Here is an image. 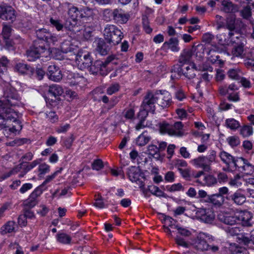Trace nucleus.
<instances>
[{
    "mask_svg": "<svg viewBox=\"0 0 254 254\" xmlns=\"http://www.w3.org/2000/svg\"><path fill=\"white\" fill-rule=\"evenodd\" d=\"M243 44L237 45L234 50L233 51V54L234 56L236 57L241 56L244 52Z\"/></svg>",
    "mask_w": 254,
    "mask_h": 254,
    "instance_id": "63",
    "label": "nucleus"
},
{
    "mask_svg": "<svg viewBox=\"0 0 254 254\" xmlns=\"http://www.w3.org/2000/svg\"><path fill=\"white\" fill-rule=\"evenodd\" d=\"M175 228L177 229L178 233L183 236L189 237L191 234L190 231L186 228L180 227L178 225L175 226Z\"/></svg>",
    "mask_w": 254,
    "mask_h": 254,
    "instance_id": "58",
    "label": "nucleus"
},
{
    "mask_svg": "<svg viewBox=\"0 0 254 254\" xmlns=\"http://www.w3.org/2000/svg\"><path fill=\"white\" fill-rule=\"evenodd\" d=\"M15 223L12 221H8L0 229V233L1 235L11 233L14 230Z\"/></svg>",
    "mask_w": 254,
    "mask_h": 254,
    "instance_id": "41",
    "label": "nucleus"
},
{
    "mask_svg": "<svg viewBox=\"0 0 254 254\" xmlns=\"http://www.w3.org/2000/svg\"><path fill=\"white\" fill-rule=\"evenodd\" d=\"M228 251L230 254H245L246 252L245 248L235 243L229 244Z\"/></svg>",
    "mask_w": 254,
    "mask_h": 254,
    "instance_id": "36",
    "label": "nucleus"
},
{
    "mask_svg": "<svg viewBox=\"0 0 254 254\" xmlns=\"http://www.w3.org/2000/svg\"><path fill=\"white\" fill-rule=\"evenodd\" d=\"M179 172L181 174L183 178L187 180H190L191 174V170L190 168H187L185 169H180Z\"/></svg>",
    "mask_w": 254,
    "mask_h": 254,
    "instance_id": "59",
    "label": "nucleus"
},
{
    "mask_svg": "<svg viewBox=\"0 0 254 254\" xmlns=\"http://www.w3.org/2000/svg\"><path fill=\"white\" fill-rule=\"evenodd\" d=\"M191 164L197 168L202 169L205 172L211 171V165L205 158V156H200L191 161Z\"/></svg>",
    "mask_w": 254,
    "mask_h": 254,
    "instance_id": "17",
    "label": "nucleus"
},
{
    "mask_svg": "<svg viewBox=\"0 0 254 254\" xmlns=\"http://www.w3.org/2000/svg\"><path fill=\"white\" fill-rule=\"evenodd\" d=\"M239 240L244 245L247 247H251L254 245V231H252L250 236H246L245 234H242L239 237Z\"/></svg>",
    "mask_w": 254,
    "mask_h": 254,
    "instance_id": "33",
    "label": "nucleus"
},
{
    "mask_svg": "<svg viewBox=\"0 0 254 254\" xmlns=\"http://www.w3.org/2000/svg\"><path fill=\"white\" fill-rule=\"evenodd\" d=\"M49 94L55 98L57 97V100H59V96L64 93V90L61 86L58 84H52L50 86L49 88Z\"/></svg>",
    "mask_w": 254,
    "mask_h": 254,
    "instance_id": "31",
    "label": "nucleus"
},
{
    "mask_svg": "<svg viewBox=\"0 0 254 254\" xmlns=\"http://www.w3.org/2000/svg\"><path fill=\"white\" fill-rule=\"evenodd\" d=\"M239 89L238 87L235 84H231L228 86L225 85L220 86L219 89V91L221 95H225L227 94H229L230 91H235Z\"/></svg>",
    "mask_w": 254,
    "mask_h": 254,
    "instance_id": "39",
    "label": "nucleus"
},
{
    "mask_svg": "<svg viewBox=\"0 0 254 254\" xmlns=\"http://www.w3.org/2000/svg\"><path fill=\"white\" fill-rule=\"evenodd\" d=\"M114 9H106L103 11V15L104 20L110 21L113 19Z\"/></svg>",
    "mask_w": 254,
    "mask_h": 254,
    "instance_id": "53",
    "label": "nucleus"
},
{
    "mask_svg": "<svg viewBox=\"0 0 254 254\" xmlns=\"http://www.w3.org/2000/svg\"><path fill=\"white\" fill-rule=\"evenodd\" d=\"M219 157L222 161L226 164L227 170L229 171H231L234 167L233 164L235 158L225 151H221L219 154Z\"/></svg>",
    "mask_w": 254,
    "mask_h": 254,
    "instance_id": "22",
    "label": "nucleus"
},
{
    "mask_svg": "<svg viewBox=\"0 0 254 254\" xmlns=\"http://www.w3.org/2000/svg\"><path fill=\"white\" fill-rule=\"evenodd\" d=\"M47 75L50 80L55 82H59L63 78L62 71L59 67L55 64L48 66Z\"/></svg>",
    "mask_w": 254,
    "mask_h": 254,
    "instance_id": "12",
    "label": "nucleus"
},
{
    "mask_svg": "<svg viewBox=\"0 0 254 254\" xmlns=\"http://www.w3.org/2000/svg\"><path fill=\"white\" fill-rule=\"evenodd\" d=\"M237 222H240L243 226H251L252 225L253 214L248 211H241L236 213Z\"/></svg>",
    "mask_w": 254,
    "mask_h": 254,
    "instance_id": "14",
    "label": "nucleus"
},
{
    "mask_svg": "<svg viewBox=\"0 0 254 254\" xmlns=\"http://www.w3.org/2000/svg\"><path fill=\"white\" fill-rule=\"evenodd\" d=\"M159 130L161 133H167L170 135L174 134L173 131L172 125H170L166 122L160 123L159 125Z\"/></svg>",
    "mask_w": 254,
    "mask_h": 254,
    "instance_id": "38",
    "label": "nucleus"
},
{
    "mask_svg": "<svg viewBox=\"0 0 254 254\" xmlns=\"http://www.w3.org/2000/svg\"><path fill=\"white\" fill-rule=\"evenodd\" d=\"M183 67V66H181L180 64L175 65L172 67L171 69V72L177 73L178 76H181L182 75H183L184 69Z\"/></svg>",
    "mask_w": 254,
    "mask_h": 254,
    "instance_id": "61",
    "label": "nucleus"
},
{
    "mask_svg": "<svg viewBox=\"0 0 254 254\" xmlns=\"http://www.w3.org/2000/svg\"><path fill=\"white\" fill-rule=\"evenodd\" d=\"M38 171L40 172L39 176L41 177L42 175L50 172V166L45 163L41 164L39 166Z\"/></svg>",
    "mask_w": 254,
    "mask_h": 254,
    "instance_id": "55",
    "label": "nucleus"
},
{
    "mask_svg": "<svg viewBox=\"0 0 254 254\" xmlns=\"http://www.w3.org/2000/svg\"><path fill=\"white\" fill-rule=\"evenodd\" d=\"M198 217L203 222L210 224L214 219V213L209 209H200L196 212Z\"/></svg>",
    "mask_w": 254,
    "mask_h": 254,
    "instance_id": "16",
    "label": "nucleus"
},
{
    "mask_svg": "<svg viewBox=\"0 0 254 254\" xmlns=\"http://www.w3.org/2000/svg\"><path fill=\"white\" fill-rule=\"evenodd\" d=\"M50 22L53 27H55L58 31L62 30L64 25L61 20L55 19L53 18H51Z\"/></svg>",
    "mask_w": 254,
    "mask_h": 254,
    "instance_id": "52",
    "label": "nucleus"
},
{
    "mask_svg": "<svg viewBox=\"0 0 254 254\" xmlns=\"http://www.w3.org/2000/svg\"><path fill=\"white\" fill-rule=\"evenodd\" d=\"M116 57L114 55L109 56L104 61L97 60L92 63L89 68V71L93 74H99L101 75H106L108 73L107 65L116 60Z\"/></svg>",
    "mask_w": 254,
    "mask_h": 254,
    "instance_id": "4",
    "label": "nucleus"
},
{
    "mask_svg": "<svg viewBox=\"0 0 254 254\" xmlns=\"http://www.w3.org/2000/svg\"><path fill=\"white\" fill-rule=\"evenodd\" d=\"M142 25L144 30L147 34H150L152 31V29L150 27L148 18L146 15L142 16Z\"/></svg>",
    "mask_w": 254,
    "mask_h": 254,
    "instance_id": "47",
    "label": "nucleus"
},
{
    "mask_svg": "<svg viewBox=\"0 0 254 254\" xmlns=\"http://www.w3.org/2000/svg\"><path fill=\"white\" fill-rule=\"evenodd\" d=\"M227 75L229 78L234 80H239L241 78L240 70L238 68H231L227 71Z\"/></svg>",
    "mask_w": 254,
    "mask_h": 254,
    "instance_id": "45",
    "label": "nucleus"
},
{
    "mask_svg": "<svg viewBox=\"0 0 254 254\" xmlns=\"http://www.w3.org/2000/svg\"><path fill=\"white\" fill-rule=\"evenodd\" d=\"M254 171V166L247 160L240 172L248 175L252 174Z\"/></svg>",
    "mask_w": 254,
    "mask_h": 254,
    "instance_id": "50",
    "label": "nucleus"
},
{
    "mask_svg": "<svg viewBox=\"0 0 254 254\" xmlns=\"http://www.w3.org/2000/svg\"><path fill=\"white\" fill-rule=\"evenodd\" d=\"M225 124L227 127L231 129H237L240 126L239 122L234 119H227L225 122Z\"/></svg>",
    "mask_w": 254,
    "mask_h": 254,
    "instance_id": "48",
    "label": "nucleus"
},
{
    "mask_svg": "<svg viewBox=\"0 0 254 254\" xmlns=\"http://www.w3.org/2000/svg\"><path fill=\"white\" fill-rule=\"evenodd\" d=\"M216 151L213 150H211L209 151V154L207 156H205V158L208 161L209 164L211 165L212 162L215 161L216 155Z\"/></svg>",
    "mask_w": 254,
    "mask_h": 254,
    "instance_id": "62",
    "label": "nucleus"
},
{
    "mask_svg": "<svg viewBox=\"0 0 254 254\" xmlns=\"http://www.w3.org/2000/svg\"><path fill=\"white\" fill-rule=\"evenodd\" d=\"M57 241L63 244H69L71 241V237L64 232H59L56 235Z\"/></svg>",
    "mask_w": 254,
    "mask_h": 254,
    "instance_id": "40",
    "label": "nucleus"
},
{
    "mask_svg": "<svg viewBox=\"0 0 254 254\" xmlns=\"http://www.w3.org/2000/svg\"><path fill=\"white\" fill-rule=\"evenodd\" d=\"M221 52L222 50L217 47H214L209 50L208 55H209V59L211 63L217 64L220 66L223 65L224 62L220 59V56L218 55V53Z\"/></svg>",
    "mask_w": 254,
    "mask_h": 254,
    "instance_id": "18",
    "label": "nucleus"
},
{
    "mask_svg": "<svg viewBox=\"0 0 254 254\" xmlns=\"http://www.w3.org/2000/svg\"><path fill=\"white\" fill-rule=\"evenodd\" d=\"M17 13L11 6L6 4L0 5V19L13 23L16 19Z\"/></svg>",
    "mask_w": 254,
    "mask_h": 254,
    "instance_id": "5",
    "label": "nucleus"
},
{
    "mask_svg": "<svg viewBox=\"0 0 254 254\" xmlns=\"http://www.w3.org/2000/svg\"><path fill=\"white\" fill-rule=\"evenodd\" d=\"M103 35L105 40L113 46L119 44L124 37L122 31L116 26L112 24L106 25Z\"/></svg>",
    "mask_w": 254,
    "mask_h": 254,
    "instance_id": "3",
    "label": "nucleus"
},
{
    "mask_svg": "<svg viewBox=\"0 0 254 254\" xmlns=\"http://www.w3.org/2000/svg\"><path fill=\"white\" fill-rule=\"evenodd\" d=\"M175 242L179 246H181L185 248H189L191 246L190 242L186 241L185 240L180 236H177L175 239Z\"/></svg>",
    "mask_w": 254,
    "mask_h": 254,
    "instance_id": "49",
    "label": "nucleus"
},
{
    "mask_svg": "<svg viewBox=\"0 0 254 254\" xmlns=\"http://www.w3.org/2000/svg\"><path fill=\"white\" fill-rule=\"evenodd\" d=\"M37 38L46 42L48 44L55 45L58 40V37L46 28H39L35 30Z\"/></svg>",
    "mask_w": 254,
    "mask_h": 254,
    "instance_id": "6",
    "label": "nucleus"
},
{
    "mask_svg": "<svg viewBox=\"0 0 254 254\" xmlns=\"http://www.w3.org/2000/svg\"><path fill=\"white\" fill-rule=\"evenodd\" d=\"M192 57L191 52L190 50H185L181 54L179 59V63L181 66L189 65Z\"/></svg>",
    "mask_w": 254,
    "mask_h": 254,
    "instance_id": "28",
    "label": "nucleus"
},
{
    "mask_svg": "<svg viewBox=\"0 0 254 254\" xmlns=\"http://www.w3.org/2000/svg\"><path fill=\"white\" fill-rule=\"evenodd\" d=\"M127 175L132 182H137L142 173L139 167L131 166L127 169Z\"/></svg>",
    "mask_w": 254,
    "mask_h": 254,
    "instance_id": "24",
    "label": "nucleus"
},
{
    "mask_svg": "<svg viewBox=\"0 0 254 254\" xmlns=\"http://www.w3.org/2000/svg\"><path fill=\"white\" fill-rule=\"evenodd\" d=\"M113 14V20L117 24H125L127 22L130 17V15L122 8L114 9Z\"/></svg>",
    "mask_w": 254,
    "mask_h": 254,
    "instance_id": "13",
    "label": "nucleus"
},
{
    "mask_svg": "<svg viewBox=\"0 0 254 254\" xmlns=\"http://www.w3.org/2000/svg\"><path fill=\"white\" fill-rule=\"evenodd\" d=\"M80 11L78 10V8L75 6H71L70 7L68 11V14L69 16L73 21L77 20L78 17L79 16Z\"/></svg>",
    "mask_w": 254,
    "mask_h": 254,
    "instance_id": "46",
    "label": "nucleus"
},
{
    "mask_svg": "<svg viewBox=\"0 0 254 254\" xmlns=\"http://www.w3.org/2000/svg\"><path fill=\"white\" fill-rule=\"evenodd\" d=\"M12 30V27L10 25L3 23L1 34L3 39L5 40V46L8 49L12 47V42L10 40Z\"/></svg>",
    "mask_w": 254,
    "mask_h": 254,
    "instance_id": "21",
    "label": "nucleus"
},
{
    "mask_svg": "<svg viewBox=\"0 0 254 254\" xmlns=\"http://www.w3.org/2000/svg\"><path fill=\"white\" fill-rule=\"evenodd\" d=\"M151 138V137L147 134V132L145 131L137 137L136 143L138 146H143L148 143Z\"/></svg>",
    "mask_w": 254,
    "mask_h": 254,
    "instance_id": "35",
    "label": "nucleus"
},
{
    "mask_svg": "<svg viewBox=\"0 0 254 254\" xmlns=\"http://www.w3.org/2000/svg\"><path fill=\"white\" fill-rule=\"evenodd\" d=\"M46 50L44 45H38L36 42L26 51V56L29 61H34L39 58L41 54Z\"/></svg>",
    "mask_w": 254,
    "mask_h": 254,
    "instance_id": "8",
    "label": "nucleus"
},
{
    "mask_svg": "<svg viewBox=\"0 0 254 254\" xmlns=\"http://www.w3.org/2000/svg\"><path fill=\"white\" fill-rule=\"evenodd\" d=\"M156 95L157 100V104L163 107L166 108L170 106L172 102L171 94L167 91H157Z\"/></svg>",
    "mask_w": 254,
    "mask_h": 254,
    "instance_id": "11",
    "label": "nucleus"
},
{
    "mask_svg": "<svg viewBox=\"0 0 254 254\" xmlns=\"http://www.w3.org/2000/svg\"><path fill=\"white\" fill-rule=\"evenodd\" d=\"M163 47L169 49L173 52H178L180 50L179 47V40L177 38H171L168 41L163 44Z\"/></svg>",
    "mask_w": 254,
    "mask_h": 254,
    "instance_id": "30",
    "label": "nucleus"
},
{
    "mask_svg": "<svg viewBox=\"0 0 254 254\" xmlns=\"http://www.w3.org/2000/svg\"><path fill=\"white\" fill-rule=\"evenodd\" d=\"M104 167L103 162L101 159L95 160L92 164V168L93 170H100Z\"/></svg>",
    "mask_w": 254,
    "mask_h": 254,
    "instance_id": "60",
    "label": "nucleus"
},
{
    "mask_svg": "<svg viewBox=\"0 0 254 254\" xmlns=\"http://www.w3.org/2000/svg\"><path fill=\"white\" fill-rule=\"evenodd\" d=\"M196 182L203 186H211L217 183V179L212 175H206L203 176L202 180L197 179Z\"/></svg>",
    "mask_w": 254,
    "mask_h": 254,
    "instance_id": "29",
    "label": "nucleus"
},
{
    "mask_svg": "<svg viewBox=\"0 0 254 254\" xmlns=\"http://www.w3.org/2000/svg\"><path fill=\"white\" fill-rule=\"evenodd\" d=\"M230 35L231 45L234 44L240 45L243 44L242 41L244 40V37L239 32V29L230 32Z\"/></svg>",
    "mask_w": 254,
    "mask_h": 254,
    "instance_id": "32",
    "label": "nucleus"
},
{
    "mask_svg": "<svg viewBox=\"0 0 254 254\" xmlns=\"http://www.w3.org/2000/svg\"><path fill=\"white\" fill-rule=\"evenodd\" d=\"M227 198L231 202L239 205L243 204L246 200V196L242 190H238L233 194L229 195Z\"/></svg>",
    "mask_w": 254,
    "mask_h": 254,
    "instance_id": "19",
    "label": "nucleus"
},
{
    "mask_svg": "<svg viewBox=\"0 0 254 254\" xmlns=\"http://www.w3.org/2000/svg\"><path fill=\"white\" fill-rule=\"evenodd\" d=\"M58 171H56L53 174L47 176L44 182L37 188H40V190H42L43 192V191L46 190V188H44L45 186L55 178L56 175L58 174Z\"/></svg>",
    "mask_w": 254,
    "mask_h": 254,
    "instance_id": "54",
    "label": "nucleus"
},
{
    "mask_svg": "<svg viewBox=\"0 0 254 254\" xmlns=\"http://www.w3.org/2000/svg\"><path fill=\"white\" fill-rule=\"evenodd\" d=\"M173 131L174 134L172 135L181 136L183 135L182 129L183 125L181 122H176L173 125H172Z\"/></svg>",
    "mask_w": 254,
    "mask_h": 254,
    "instance_id": "43",
    "label": "nucleus"
},
{
    "mask_svg": "<svg viewBox=\"0 0 254 254\" xmlns=\"http://www.w3.org/2000/svg\"><path fill=\"white\" fill-rule=\"evenodd\" d=\"M95 50L102 56L107 55L113 45L109 44L102 38H97L94 42Z\"/></svg>",
    "mask_w": 254,
    "mask_h": 254,
    "instance_id": "9",
    "label": "nucleus"
},
{
    "mask_svg": "<svg viewBox=\"0 0 254 254\" xmlns=\"http://www.w3.org/2000/svg\"><path fill=\"white\" fill-rule=\"evenodd\" d=\"M222 10L225 13H233L238 10V6L233 4L230 0H222Z\"/></svg>",
    "mask_w": 254,
    "mask_h": 254,
    "instance_id": "26",
    "label": "nucleus"
},
{
    "mask_svg": "<svg viewBox=\"0 0 254 254\" xmlns=\"http://www.w3.org/2000/svg\"><path fill=\"white\" fill-rule=\"evenodd\" d=\"M196 67L193 63L190 64L183 69V75L189 79H192L195 76V71Z\"/></svg>",
    "mask_w": 254,
    "mask_h": 254,
    "instance_id": "27",
    "label": "nucleus"
},
{
    "mask_svg": "<svg viewBox=\"0 0 254 254\" xmlns=\"http://www.w3.org/2000/svg\"><path fill=\"white\" fill-rule=\"evenodd\" d=\"M253 133V127L250 125H245L243 126L240 129V134L244 137H247L252 135Z\"/></svg>",
    "mask_w": 254,
    "mask_h": 254,
    "instance_id": "44",
    "label": "nucleus"
},
{
    "mask_svg": "<svg viewBox=\"0 0 254 254\" xmlns=\"http://www.w3.org/2000/svg\"><path fill=\"white\" fill-rule=\"evenodd\" d=\"M241 21L237 20L234 16H230L226 18L225 28L229 32L238 30L240 28Z\"/></svg>",
    "mask_w": 254,
    "mask_h": 254,
    "instance_id": "23",
    "label": "nucleus"
},
{
    "mask_svg": "<svg viewBox=\"0 0 254 254\" xmlns=\"http://www.w3.org/2000/svg\"><path fill=\"white\" fill-rule=\"evenodd\" d=\"M156 104H157L156 92L153 93L151 91H148L144 97L141 108L149 110L150 112L154 114L156 109Z\"/></svg>",
    "mask_w": 254,
    "mask_h": 254,
    "instance_id": "7",
    "label": "nucleus"
},
{
    "mask_svg": "<svg viewBox=\"0 0 254 254\" xmlns=\"http://www.w3.org/2000/svg\"><path fill=\"white\" fill-rule=\"evenodd\" d=\"M120 89V85L118 83H115L111 85L108 88L107 92L109 95H112L113 94L118 91Z\"/></svg>",
    "mask_w": 254,
    "mask_h": 254,
    "instance_id": "64",
    "label": "nucleus"
},
{
    "mask_svg": "<svg viewBox=\"0 0 254 254\" xmlns=\"http://www.w3.org/2000/svg\"><path fill=\"white\" fill-rule=\"evenodd\" d=\"M43 193L42 190L40 188H36L30 194L28 198L24 201L23 204L25 207L28 208L34 207L38 203V198Z\"/></svg>",
    "mask_w": 254,
    "mask_h": 254,
    "instance_id": "10",
    "label": "nucleus"
},
{
    "mask_svg": "<svg viewBox=\"0 0 254 254\" xmlns=\"http://www.w3.org/2000/svg\"><path fill=\"white\" fill-rule=\"evenodd\" d=\"M204 200L206 202L211 203L215 205L220 206L223 204L224 199L223 196L215 193L209 195L208 199Z\"/></svg>",
    "mask_w": 254,
    "mask_h": 254,
    "instance_id": "34",
    "label": "nucleus"
},
{
    "mask_svg": "<svg viewBox=\"0 0 254 254\" xmlns=\"http://www.w3.org/2000/svg\"><path fill=\"white\" fill-rule=\"evenodd\" d=\"M194 247L201 251H207L209 246L204 238L203 235H198L193 244Z\"/></svg>",
    "mask_w": 254,
    "mask_h": 254,
    "instance_id": "25",
    "label": "nucleus"
},
{
    "mask_svg": "<svg viewBox=\"0 0 254 254\" xmlns=\"http://www.w3.org/2000/svg\"><path fill=\"white\" fill-rule=\"evenodd\" d=\"M93 15V11L88 7L83 8L80 11L79 17L80 18H89Z\"/></svg>",
    "mask_w": 254,
    "mask_h": 254,
    "instance_id": "51",
    "label": "nucleus"
},
{
    "mask_svg": "<svg viewBox=\"0 0 254 254\" xmlns=\"http://www.w3.org/2000/svg\"><path fill=\"white\" fill-rule=\"evenodd\" d=\"M230 32L228 33H223L217 35V39L219 43L222 45H231L230 39Z\"/></svg>",
    "mask_w": 254,
    "mask_h": 254,
    "instance_id": "37",
    "label": "nucleus"
},
{
    "mask_svg": "<svg viewBox=\"0 0 254 254\" xmlns=\"http://www.w3.org/2000/svg\"><path fill=\"white\" fill-rule=\"evenodd\" d=\"M218 219L220 222L228 225H233L237 223L236 213H221L218 215Z\"/></svg>",
    "mask_w": 254,
    "mask_h": 254,
    "instance_id": "20",
    "label": "nucleus"
},
{
    "mask_svg": "<svg viewBox=\"0 0 254 254\" xmlns=\"http://www.w3.org/2000/svg\"><path fill=\"white\" fill-rule=\"evenodd\" d=\"M76 61L81 68H89L92 63V60L89 53L78 54L76 56Z\"/></svg>",
    "mask_w": 254,
    "mask_h": 254,
    "instance_id": "15",
    "label": "nucleus"
},
{
    "mask_svg": "<svg viewBox=\"0 0 254 254\" xmlns=\"http://www.w3.org/2000/svg\"><path fill=\"white\" fill-rule=\"evenodd\" d=\"M17 113L10 108H6L0 103V130L8 132L16 133L22 128L21 123L17 119Z\"/></svg>",
    "mask_w": 254,
    "mask_h": 254,
    "instance_id": "1",
    "label": "nucleus"
},
{
    "mask_svg": "<svg viewBox=\"0 0 254 254\" xmlns=\"http://www.w3.org/2000/svg\"><path fill=\"white\" fill-rule=\"evenodd\" d=\"M227 99L230 101L232 102H238L240 100V98L239 96V92L235 91H230L228 96L227 97Z\"/></svg>",
    "mask_w": 254,
    "mask_h": 254,
    "instance_id": "56",
    "label": "nucleus"
},
{
    "mask_svg": "<svg viewBox=\"0 0 254 254\" xmlns=\"http://www.w3.org/2000/svg\"><path fill=\"white\" fill-rule=\"evenodd\" d=\"M174 166L179 171L180 169H183V167H186L188 165L187 162L182 159H176L174 162Z\"/></svg>",
    "mask_w": 254,
    "mask_h": 254,
    "instance_id": "57",
    "label": "nucleus"
},
{
    "mask_svg": "<svg viewBox=\"0 0 254 254\" xmlns=\"http://www.w3.org/2000/svg\"><path fill=\"white\" fill-rule=\"evenodd\" d=\"M3 84H4L3 99L0 101V103L6 108H9L8 106H18L20 103V97L16 89L8 82H3Z\"/></svg>",
    "mask_w": 254,
    "mask_h": 254,
    "instance_id": "2",
    "label": "nucleus"
},
{
    "mask_svg": "<svg viewBox=\"0 0 254 254\" xmlns=\"http://www.w3.org/2000/svg\"><path fill=\"white\" fill-rule=\"evenodd\" d=\"M247 160L244 158L241 157L237 159H235L234 162V168L232 169L231 171H234L238 170L239 172L241 171L242 168L247 162Z\"/></svg>",
    "mask_w": 254,
    "mask_h": 254,
    "instance_id": "42",
    "label": "nucleus"
}]
</instances>
